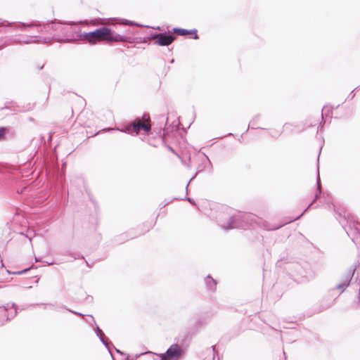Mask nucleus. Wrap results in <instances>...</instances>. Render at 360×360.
<instances>
[{
  "label": "nucleus",
  "mask_w": 360,
  "mask_h": 360,
  "mask_svg": "<svg viewBox=\"0 0 360 360\" xmlns=\"http://www.w3.org/2000/svg\"><path fill=\"white\" fill-rule=\"evenodd\" d=\"M317 191L315 195L314 199L308 205V207L297 217H292L288 221L279 225L271 224L264 219L258 217L256 215L250 213H243L239 211H236L230 207H224L218 213L217 220L218 224L224 230H229L233 229H246L249 226H252L254 224L259 227L266 230L274 231L277 230L283 226L285 224L290 223L295 221L301 217L315 202V201L319 198L321 193V185L320 181L319 174L317 177Z\"/></svg>",
  "instance_id": "obj_1"
},
{
  "label": "nucleus",
  "mask_w": 360,
  "mask_h": 360,
  "mask_svg": "<svg viewBox=\"0 0 360 360\" xmlns=\"http://www.w3.org/2000/svg\"><path fill=\"white\" fill-rule=\"evenodd\" d=\"M75 25V22L66 24L56 20L47 22L43 25L37 22H16L8 23V26L12 27L14 30L27 31L29 29L34 28L37 34H53L51 37L44 38L43 41L44 43H50L53 40L65 43L80 41L81 33L79 30L74 26Z\"/></svg>",
  "instance_id": "obj_2"
},
{
  "label": "nucleus",
  "mask_w": 360,
  "mask_h": 360,
  "mask_svg": "<svg viewBox=\"0 0 360 360\" xmlns=\"http://www.w3.org/2000/svg\"><path fill=\"white\" fill-rule=\"evenodd\" d=\"M109 34V28L107 27H99L94 31L81 33L80 41L88 40L91 44H95L98 41H105Z\"/></svg>",
  "instance_id": "obj_3"
},
{
  "label": "nucleus",
  "mask_w": 360,
  "mask_h": 360,
  "mask_svg": "<svg viewBox=\"0 0 360 360\" xmlns=\"http://www.w3.org/2000/svg\"><path fill=\"white\" fill-rule=\"evenodd\" d=\"M150 129L151 126L150 124L142 123L137 119L133 123L127 124L124 129L120 131L131 135H137L141 129L148 132Z\"/></svg>",
  "instance_id": "obj_4"
},
{
  "label": "nucleus",
  "mask_w": 360,
  "mask_h": 360,
  "mask_svg": "<svg viewBox=\"0 0 360 360\" xmlns=\"http://www.w3.org/2000/svg\"><path fill=\"white\" fill-rule=\"evenodd\" d=\"M183 353L181 347L177 344L172 345L164 354H160V360H179Z\"/></svg>",
  "instance_id": "obj_5"
},
{
  "label": "nucleus",
  "mask_w": 360,
  "mask_h": 360,
  "mask_svg": "<svg viewBox=\"0 0 360 360\" xmlns=\"http://www.w3.org/2000/svg\"><path fill=\"white\" fill-rule=\"evenodd\" d=\"M175 38V36L170 32L159 33V38L154 44L162 46H169L174 41Z\"/></svg>",
  "instance_id": "obj_6"
},
{
  "label": "nucleus",
  "mask_w": 360,
  "mask_h": 360,
  "mask_svg": "<svg viewBox=\"0 0 360 360\" xmlns=\"http://www.w3.org/2000/svg\"><path fill=\"white\" fill-rule=\"evenodd\" d=\"M12 309L13 312L8 313V307H0V326L4 324L8 319H13L17 314L16 305L12 304Z\"/></svg>",
  "instance_id": "obj_7"
},
{
  "label": "nucleus",
  "mask_w": 360,
  "mask_h": 360,
  "mask_svg": "<svg viewBox=\"0 0 360 360\" xmlns=\"http://www.w3.org/2000/svg\"><path fill=\"white\" fill-rule=\"evenodd\" d=\"M105 41L110 42H129L131 43L130 37L127 36L119 34L115 32H113L111 29L109 28V34L106 37Z\"/></svg>",
  "instance_id": "obj_8"
},
{
  "label": "nucleus",
  "mask_w": 360,
  "mask_h": 360,
  "mask_svg": "<svg viewBox=\"0 0 360 360\" xmlns=\"http://www.w3.org/2000/svg\"><path fill=\"white\" fill-rule=\"evenodd\" d=\"M90 317L91 318L94 323L96 326L95 333H96V336L99 338L100 341L103 343V345L108 349L111 356H112V354L111 349L110 347V343L107 341V339L105 337L104 333L98 327V326L96 323L94 316L91 315Z\"/></svg>",
  "instance_id": "obj_9"
},
{
  "label": "nucleus",
  "mask_w": 360,
  "mask_h": 360,
  "mask_svg": "<svg viewBox=\"0 0 360 360\" xmlns=\"http://www.w3.org/2000/svg\"><path fill=\"white\" fill-rule=\"evenodd\" d=\"M354 269L349 270L344 276L342 281L337 285V288L343 292L350 284L351 280L354 276Z\"/></svg>",
  "instance_id": "obj_10"
},
{
  "label": "nucleus",
  "mask_w": 360,
  "mask_h": 360,
  "mask_svg": "<svg viewBox=\"0 0 360 360\" xmlns=\"http://www.w3.org/2000/svg\"><path fill=\"white\" fill-rule=\"evenodd\" d=\"M44 38V37H41L38 35H31V36L26 37V38L23 40L15 39L14 41L17 42V43H23L25 44H33V43H44V44H45L43 41Z\"/></svg>",
  "instance_id": "obj_11"
},
{
  "label": "nucleus",
  "mask_w": 360,
  "mask_h": 360,
  "mask_svg": "<svg viewBox=\"0 0 360 360\" xmlns=\"http://www.w3.org/2000/svg\"><path fill=\"white\" fill-rule=\"evenodd\" d=\"M173 33L177 34L180 36H184V35H186L188 34H194L193 39H198V35L197 34V30L195 29L188 30H186V29H183V28H176L175 27L173 29Z\"/></svg>",
  "instance_id": "obj_12"
},
{
  "label": "nucleus",
  "mask_w": 360,
  "mask_h": 360,
  "mask_svg": "<svg viewBox=\"0 0 360 360\" xmlns=\"http://www.w3.org/2000/svg\"><path fill=\"white\" fill-rule=\"evenodd\" d=\"M205 283L207 290L214 292L217 288V281L210 276H207L205 278Z\"/></svg>",
  "instance_id": "obj_13"
},
{
  "label": "nucleus",
  "mask_w": 360,
  "mask_h": 360,
  "mask_svg": "<svg viewBox=\"0 0 360 360\" xmlns=\"http://www.w3.org/2000/svg\"><path fill=\"white\" fill-rule=\"evenodd\" d=\"M330 114H332L331 110L327 106H324L322 109L321 117L322 120H324V117L327 118L328 117H331Z\"/></svg>",
  "instance_id": "obj_14"
},
{
  "label": "nucleus",
  "mask_w": 360,
  "mask_h": 360,
  "mask_svg": "<svg viewBox=\"0 0 360 360\" xmlns=\"http://www.w3.org/2000/svg\"><path fill=\"white\" fill-rule=\"evenodd\" d=\"M159 38V33H153L148 36L147 38H144L143 42H147L148 40H155L157 41Z\"/></svg>",
  "instance_id": "obj_15"
},
{
  "label": "nucleus",
  "mask_w": 360,
  "mask_h": 360,
  "mask_svg": "<svg viewBox=\"0 0 360 360\" xmlns=\"http://www.w3.org/2000/svg\"><path fill=\"white\" fill-rule=\"evenodd\" d=\"M32 268H33V266H30L29 268L25 269H23V270H22V271H15V272H13V273H11V271H9L8 270H7V272H8V274H13L20 275V274H24V273H25V272L28 271H29L30 269H32Z\"/></svg>",
  "instance_id": "obj_16"
},
{
  "label": "nucleus",
  "mask_w": 360,
  "mask_h": 360,
  "mask_svg": "<svg viewBox=\"0 0 360 360\" xmlns=\"http://www.w3.org/2000/svg\"><path fill=\"white\" fill-rule=\"evenodd\" d=\"M124 24V25H130L142 26V25H140L139 23H136L133 21L128 20H125Z\"/></svg>",
  "instance_id": "obj_17"
},
{
  "label": "nucleus",
  "mask_w": 360,
  "mask_h": 360,
  "mask_svg": "<svg viewBox=\"0 0 360 360\" xmlns=\"http://www.w3.org/2000/svg\"><path fill=\"white\" fill-rule=\"evenodd\" d=\"M298 274L302 276V277H307L308 276V274L307 271H298Z\"/></svg>",
  "instance_id": "obj_18"
},
{
  "label": "nucleus",
  "mask_w": 360,
  "mask_h": 360,
  "mask_svg": "<svg viewBox=\"0 0 360 360\" xmlns=\"http://www.w3.org/2000/svg\"><path fill=\"white\" fill-rule=\"evenodd\" d=\"M68 311H69L70 312H71V313H72V314H77V315H78V316H82V317H84V314H81V313H79V312L75 311H72V310H70V309H68Z\"/></svg>",
  "instance_id": "obj_19"
},
{
  "label": "nucleus",
  "mask_w": 360,
  "mask_h": 360,
  "mask_svg": "<svg viewBox=\"0 0 360 360\" xmlns=\"http://www.w3.org/2000/svg\"><path fill=\"white\" fill-rule=\"evenodd\" d=\"M4 136V129H0V139L3 138Z\"/></svg>",
  "instance_id": "obj_20"
},
{
  "label": "nucleus",
  "mask_w": 360,
  "mask_h": 360,
  "mask_svg": "<svg viewBox=\"0 0 360 360\" xmlns=\"http://www.w3.org/2000/svg\"><path fill=\"white\" fill-rule=\"evenodd\" d=\"M358 89H359V86L356 87V88H355V89H354L352 92H351V94H349V96H351V98H354V95H352V93H353L355 90Z\"/></svg>",
  "instance_id": "obj_21"
},
{
  "label": "nucleus",
  "mask_w": 360,
  "mask_h": 360,
  "mask_svg": "<svg viewBox=\"0 0 360 360\" xmlns=\"http://www.w3.org/2000/svg\"><path fill=\"white\" fill-rule=\"evenodd\" d=\"M185 200L188 201L191 203H193V200L190 198H186Z\"/></svg>",
  "instance_id": "obj_22"
},
{
  "label": "nucleus",
  "mask_w": 360,
  "mask_h": 360,
  "mask_svg": "<svg viewBox=\"0 0 360 360\" xmlns=\"http://www.w3.org/2000/svg\"><path fill=\"white\" fill-rule=\"evenodd\" d=\"M115 349L116 352L120 353V354H124L123 352H122L121 351H120L119 349H117V348H115Z\"/></svg>",
  "instance_id": "obj_23"
},
{
  "label": "nucleus",
  "mask_w": 360,
  "mask_h": 360,
  "mask_svg": "<svg viewBox=\"0 0 360 360\" xmlns=\"http://www.w3.org/2000/svg\"><path fill=\"white\" fill-rule=\"evenodd\" d=\"M143 119L146 120H149V116L144 115H143Z\"/></svg>",
  "instance_id": "obj_24"
},
{
  "label": "nucleus",
  "mask_w": 360,
  "mask_h": 360,
  "mask_svg": "<svg viewBox=\"0 0 360 360\" xmlns=\"http://www.w3.org/2000/svg\"><path fill=\"white\" fill-rule=\"evenodd\" d=\"M142 355V354H139V355H136L134 358H133L131 360H135L136 359H137L139 356Z\"/></svg>",
  "instance_id": "obj_25"
},
{
  "label": "nucleus",
  "mask_w": 360,
  "mask_h": 360,
  "mask_svg": "<svg viewBox=\"0 0 360 360\" xmlns=\"http://www.w3.org/2000/svg\"><path fill=\"white\" fill-rule=\"evenodd\" d=\"M146 354L152 355V354H153V353L151 352H148L146 353Z\"/></svg>",
  "instance_id": "obj_26"
},
{
  "label": "nucleus",
  "mask_w": 360,
  "mask_h": 360,
  "mask_svg": "<svg viewBox=\"0 0 360 360\" xmlns=\"http://www.w3.org/2000/svg\"><path fill=\"white\" fill-rule=\"evenodd\" d=\"M205 158L210 163V160H209V158H208V157L207 155H205Z\"/></svg>",
  "instance_id": "obj_27"
},
{
  "label": "nucleus",
  "mask_w": 360,
  "mask_h": 360,
  "mask_svg": "<svg viewBox=\"0 0 360 360\" xmlns=\"http://www.w3.org/2000/svg\"><path fill=\"white\" fill-rule=\"evenodd\" d=\"M169 150L172 151L173 153L174 152L172 148L169 147Z\"/></svg>",
  "instance_id": "obj_28"
},
{
  "label": "nucleus",
  "mask_w": 360,
  "mask_h": 360,
  "mask_svg": "<svg viewBox=\"0 0 360 360\" xmlns=\"http://www.w3.org/2000/svg\"><path fill=\"white\" fill-rule=\"evenodd\" d=\"M253 123H254V120L250 122V124L253 125Z\"/></svg>",
  "instance_id": "obj_29"
},
{
  "label": "nucleus",
  "mask_w": 360,
  "mask_h": 360,
  "mask_svg": "<svg viewBox=\"0 0 360 360\" xmlns=\"http://www.w3.org/2000/svg\"><path fill=\"white\" fill-rule=\"evenodd\" d=\"M1 266L3 267L4 266L3 260H1Z\"/></svg>",
  "instance_id": "obj_30"
},
{
  "label": "nucleus",
  "mask_w": 360,
  "mask_h": 360,
  "mask_svg": "<svg viewBox=\"0 0 360 360\" xmlns=\"http://www.w3.org/2000/svg\"><path fill=\"white\" fill-rule=\"evenodd\" d=\"M212 349H213V351L215 350V346H212Z\"/></svg>",
  "instance_id": "obj_31"
},
{
  "label": "nucleus",
  "mask_w": 360,
  "mask_h": 360,
  "mask_svg": "<svg viewBox=\"0 0 360 360\" xmlns=\"http://www.w3.org/2000/svg\"><path fill=\"white\" fill-rule=\"evenodd\" d=\"M156 29L158 30H160V27H157Z\"/></svg>",
  "instance_id": "obj_32"
},
{
  "label": "nucleus",
  "mask_w": 360,
  "mask_h": 360,
  "mask_svg": "<svg viewBox=\"0 0 360 360\" xmlns=\"http://www.w3.org/2000/svg\"><path fill=\"white\" fill-rule=\"evenodd\" d=\"M35 262H39L38 259L37 258H35Z\"/></svg>",
  "instance_id": "obj_33"
},
{
  "label": "nucleus",
  "mask_w": 360,
  "mask_h": 360,
  "mask_svg": "<svg viewBox=\"0 0 360 360\" xmlns=\"http://www.w3.org/2000/svg\"><path fill=\"white\" fill-rule=\"evenodd\" d=\"M193 179H194V176H192V178H191L190 181L193 180Z\"/></svg>",
  "instance_id": "obj_34"
},
{
  "label": "nucleus",
  "mask_w": 360,
  "mask_h": 360,
  "mask_svg": "<svg viewBox=\"0 0 360 360\" xmlns=\"http://www.w3.org/2000/svg\"><path fill=\"white\" fill-rule=\"evenodd\" d=\"M193 179H194V176H192V178H191L190 181L193 180Z\"/></svg>",
  "instance_id": "obj_35"
},
{
  "label": "nucleus",
  "mask_w": 360,
  "mask_h": 360,
  "mask_svg": "<svg viewBox=\"0 0 360 360\" xmlns=\"http://www.w3.org/2000/svg\"><path fill=\"white\" fill-rule=\"evenodd\" d=\"M358 233H359V234L360 235V230H359V231H358Z\"/></svg>",
  "instance_id": "obj_36"
}]
</instances>
